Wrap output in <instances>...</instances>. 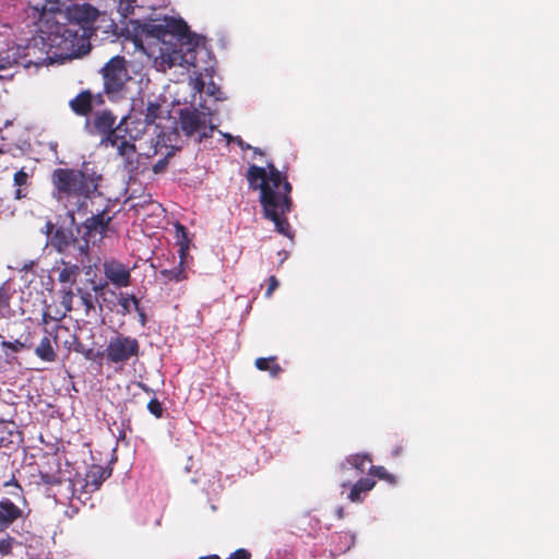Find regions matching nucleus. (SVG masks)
<instances>
[{
  "mask_svg": "<svg viewBox=\"0 0 559 559\" xmlns=\"http://www.w3.org/2000/svg\"><path fill=\"white\" fill-rule=\"evenodd\" d=\"M20 493L15 496L20 499L23 506L13 502L9 498L0 499V533L5 532L13 524L20 521H24L28 512L25 508V499L22 497V488L19 485H14Z\"/></svg>",
  "mask_w": 559,
  "mask_h": 559,
  "instance_id": "11",
  "label": "nucleus"
},
{
  "mask_svg": "<svg viewBox=\"0 0 559 559\" xmlns=\"http://www.w3.org/2000/svg\"><path fill=\"white\" fill-rule=\"evenodd\" d=\"M29 5L36 12L38 21H41L50 13H61L63 7L60 0H34L29 2Z\"/></svg>",
  "mask_w": 559,
  "mask_h": 559,
  "instance_id": "20",
  "label": "nucleus"
},
{
  "mask_svg": "<svg viewBox=\"0 0 559 559\" xmlns=\"http://www.w3.org/2000/svg\"><path fill=\"white\" fill-rule=\"evenodd\" d=\"M45 39L50 48H56L55 56L61 59L80 56L88 45L85 29L70 23H57Z\"/></svg>",
  "mask_w": 559,
  "mask_h": 559,
  "instance_id": "4",
  "label": "nucleus"
},
{
  "mask_svg": "<svg viewBox=\"0 0 559 559\" xmlns=\"http://www.w3.org/2000/svg\"><path fill=\"white\" fill-rule=\"evenodd\" d=\"M165 98L160 95H150L132 102L131 111L139 120H143L146 126L155 123L156 119L163 115Z\"/></svg>",
  "mask_w": 559,
  "mask_h": 559,
  "instance_id": "10",
  "label": "nucleus"
},
{
  "mask_svg": "<svg viewBox=\"0 0 559 559\" xmlns=\"http://www.w3.org/2000/svg\"><path fill=\"white\" fill-rule=\"evenodd\" d=\"M104 92L114 100L123 96L126 83L130 79L123 57L111 58L103 68Z\"/></svg>",
  "mask_w": 559,
  "mask_h": 559,
  "instance_id": "7",
  "label": "nucleus"
},
{
  "mask_svg": "<svg viewBox=\"0 0 559 559\" xmlns=\"http://www.w3.org/2000/svg\"><path fill=\"white\" fill-rule=\"evenodd\" d=\"M341 540V546L338 547V550L346 551L350 549V547L355 544V536L350 533H344L338 536Z\"/></svg>",
  "mask_w": 559,
  "mask_h": 559,
  "instance_id": "37",
  "label": "nucleus"
},
{
  "mask_svg": "<svg viewBox=\"0 0 559 559\" xmlns=\"http://www.w3.org/2000/svg\"><path fill=\"white\" fill-rule=\"evenodd\" d=\"M139 385H140V386H141L145 392H147V393L153 392V391H152V390H151L146 384H144V383H140Z\"/></svg>",
  "mask_w": 559,
  "mask_h": 559,
  "instance_id": "49",
  "label": "nucleus"
},
{
  "mask_svg": "<svg viewBox=\"0 0 559 559\" xmlns=\"http://www.w3.org/2000/svg\"><path fill=\"white\" fill-rule=\"evenodd\" d=\"M123 32L160 72L174 67L199 70L198 57L205 55L204 38L190 32L181 17L130 19Z\"/></svg>",
  "mask_w": 559,
  "mask_h": 559,
  "instance_id": "1",
  "label": "nucleus"
},
{
  "mask_svg": "<svg viewBox=\"0 0 559 559\" xmlns=\"http://www.w3.org/2000/svg\"><path fill=\"white\" fill-rule=\"evenodd\" d=\"M15 538L11 536H7L4 538L0 539V555L1 556H9L12 555L13 548L16 545Z\"/></svg>",
  "mask_w": 559,
  "mask_h": 559,
  "instance_id": "35",
  "label": "nucleus"
},
{
  "mask_svg": "<svg viewBox=\"0 0 559 559\" xmlns=\"http://www.w3.org/2000/svg\"><path fill=\"white\" fill-rule=\"evenodd\" d=\"M251 554L245 548H239L231 552L226 559H250Z\"/></svg>",
  "mask_w": 559,
  "mask_h": 559,
  "instance_id": "39",
  "label": "nucleus"
},
{
  "mask_svg": "<svg viewBox=\"0 0 559 559\" xmlns=\"http://www.w3.org/2000/svg\"><path fill=\"white\" fill-rule=\"evenodd\" d=\"M78 295L80 296V299L83 306L85 307L86 314L95 310V304L97 301V298L93 293L84 290L82 288H78Z\"/></svg>",
  "mask_w": 559,
  "mask_h": 559,
  "instance_id": "31",
  "label": "nucleus"
},
{
  "mask_svg": "<svg viewBox=\"0 0 559 559\" xmlns=\"http://www.w3.org/2000/svg\"><path fill=\"white\" fill-rule=\"evenodd\" d=\"M66 473L59 471L58 473H40V480L50 486V491H52L66 477Z\"/></svg>",
  "mask_w": 559,
  "mask_h": 559,
  "instance_id": "32",
  "label": "nucleus"
},
{
  "mask_svg": "<svg viewBox=\"0 0 559 559\" xmlns=\"http://www.w3.org/2000/svg\"><path fill=\"white\" fill-rule=\"evenodd\" d=\"M123 119L116 127V130L102 140V144L116 147L119 156L124 160V166L129 171L138 168V155L135 145L131 142L133 136L130 134L127 139V129L122 128Z\"/></svg>",
  "mask_w": 559,
  "mask_h": 559,
  "instance_id": "9",
  "label": "nucleus"
},
{
  "mask_svg": "<svg viewBox=\"0 0 559 559\" xmlns=\"http://www.w3.org/2000/svg\"><path fill=\"white\" fill-rule=\"evenodd\" d=\"M53 228H55L53 224H52L50 221H48V222L46 223V225H45V230H44V233H45L49 238H51V236H52L51 234H52V231H53Z\"/></svg>",
  "mask_w": 559,
  "mask_h": 559,
  "instance_id": "44",
  "label": "nucleus"
},
{
  "mask_svg": "<svg viewBox=\"0 0 559 559\" xmlns=\"http://www.w3.org/2000/svg\"><path fill=\"white\" fill-rule=\"evenodd\" d=\"M107 476L106 471L102 466L94 465L86 473L84 479L78 478V483L85 492H93L100 488Z\"/></svg>",
  "mask_w": 559,
  "mask_h": 559,
  "instance_id": "15",
  "label": "nucleus"
},
{
  "mask_svg": "<svg viewBox=\"0 0 559 559\" xmlns=\"http://www.w3.org/2000/svg\"><path fill=\"white\" fill-rule=\"evenodd\" d=\"M63 14L70 24L82 26L86 31V25L97 20L99 11L90 3H82L66 7Z\"/></svg>",
  "mask_w": 559,
  "mask_h": 559,
  "instance_id": "12",
  "label": "nucleus"
},
{
  "mask_svg": "<svg viewBox=\"0 0 559 559\" xmlns=\"http://www.w3.org/2000/svg\"><path fill=\"white\" fill-rule=\"evenodd\" d=\"M100 96H94L90 91H83L70 100L69 105L73 112L79 116H87Z\"/></svg>",
  "mask_w": 559,
  "mask_h": 559,
  "instance_id": "16",
  "label": "nucleus"
},
{
  "mask_svg": "<svg viewBox=\"0 0 559 559\" xmlns=\"http://www.w3.org/2000/svg\"><path fill=\"white\" fill-rule=\"evenodd\" d=\"M369 475L376 476L380 479H384L389 483H395V478L393 475L389 474L386 469L383 466H373L370 465L369 467Z\"/></svg>",
  "mask_w": 559,
  "mask_h": 559,
  "instance_id": "34",
  "label": "nucleus"
},
{
  "mask_svg": "<svg viewBox=\"0 0 559 559\" xmlns=\"http://www.w3.org/2000/svg\"><path fill=\"white\" fill-rule=\"evenodd\" d=\"M140 355V344L135 337L118 333L111 336L105 348L106 360L110 364H124Z\"/></svg>",
  "mask_w": 559,
  "mask_h": 559,
  "instance_id": "8",
  "label": "nucleus"
},
{
  "mask_svg": "<svg viewBox=\"0 0 559 559\" xmlns=\"http://www.w3.org/2000/svg\"><path fill=\"white\" fill-rule=\"evenodd\" d=\"M254 365L261 371H269L272 378H276L282 372V368L275 362L274 356L267 358L260 357L255 359Z\"/></svg>",
  "mask_w": 559,
  "mask_h": 559,
  "instance_id": "27",
  "label": "nucleus"
},
{
  "mask_svg": "<svg viewBox=\"0 0 559 559\" xmlns=\"http://www.w3.org/2000/svg\"><path fill=\"white\" fill-rule=\"evenodd\" d=\"M60 295H61V305L63 306V308L67 310V311H71L72 310V300H73V290H72V287L70 286H63L61 289H60Z\"/></svg>",
  "mask_w": 559,
  "mask_h": 559,
  "instance_id": "33",
  "label": "nucleus"
},
{
  "mask_svg": "<svg viewBox=\"0 0 559 559\" xmlns=\"http://www.w3.org/2000/svg\"><path fill=\"white\" fill-rule=\"evenodd\" d=\"M2 346L11 349L13 353H17L24 347V344L17 340L14 342H5L4 341V342H2Z\"/></svg>",
  "mask_w": 559,
  "mask_h": 559,
  "instance_id": "40",
  "label": "nucleus"
},
{
  "mask_svg": "<svg viewBox=\"0 0 559 559\" xmlns=\"http://www.w3.org/2000/svg\"><path fill=\"white\" fill-rule=\"evenodd\" d=\"M254 154H259V155H262V152L260 151V148L258 147H252Z\"/></svg>",
  "mask_w": 559,
  "mask_h": 559,
  "instance_id": "51",
  "label": "nucleus"
},
{
  "mask_svg": "<svg viewBox=\"0 0 559 559\" xmlns=\"http://www.w3.org/2000/svg\"><path fill=\"white\" fill-rule=\"evenodd\" d=\"M187 249H188L187 246H183V243H180V249H179L180 263H179V265L174 269H170V270L164 269L159 272V276L165 282H168V281L180 282L187 277L185 269L182 267L183 260L187 254Z\"/></svg>",
  "mask_w": 559,
  "mask_h": 559,
  "instance_id": "21",
  "label": "nucleus"
},
{
  "mask_svg": "<svg viewBox=\"0 0 559 559\" xmlns=\"http://www.w3.org/2000/svg\"><path fill=\"white\" fill-rule=\"evenodd\" d=\"M110 218L105 216L104 212H99L91 217L86 218L83 226L80 227L82 229V234L85 235L86 238L92 233L99 234L103 236L107 229V225Z\"/></svg>",
  "mask_w": 559,
  "mask_h": 559,
  "instance_id": "18",
  "label": "nucleus"
},
{
  "mask_svg": "<svg viewBox=\"0 0 559 559\" xmlns=\"http://www.w3.org/2000/svg\"><path fill=\"white\" fill-rule=\"evenodd\" d=\"M213 111L210 107L200 104V108L188 107L180 110V129L186 136L195 142L212 136L216 126L212 120Z\"/></svg>",
  "mask_w": 559,
  "mask_h": 559,
  "instance_id": "5",
  "label": "nucleus"
},
{
  "mask_svg": "<svg viewBox=\"0 0 559 559\" xmlns=\"http://www.w3.org/2000/svg\"><path fill=\"white\" fill-rule=\"evenodd\" d=\"M78 235H74V230L58 227L51 238V246L61 254L66 257H72L74 261L90 262L88 249L90 240L82 234L80 227H75Z\"/></svg>",
  "mask_w": 559,
  "mask_h": 559,
  "instance_id": "6",
  "label": "nucleus"
},
{
  "mask_svg": "<svg viewBox=\"0 0 559 559\" xmlns=\"http://www.w3.org/2000/svg\"><path fill=\"white\" fill-rule=\"evenodd\" d=\"M349 485H350V481H349V480H348V481H343V483H342V487H346V486H349Z\"/></svg>",
  "mask_w": 559,
  "mask_h": 559,
  "instance_id": "52",
  "label": "nucleus"
},
{
  "mask_svg": "<svg viewBox=\"0 0 559 559\" xmlns=\"http://www.w3.org/2000/svg\"><path fill=\"white\" fill-rule=\"evenodd\" d=\"M237 143L239 144V146L242 148V150H249V148H252L251 145L249 144H245L243 141L240 139V138H237Z\"/></svg>",
  "mask_w": 559,
  "mask_h": 559,
  "instance_id": "46",
  "label": "nucleus"
},
{
  "mask_svg": "<svg viewBox=\"0 0 559 559\" xmlns=\"http://www.w3.org/2000/svg\"><path fill=\"white\" fill-rule=\"evenodd\" d=\"M337 516H338L340 519H342V518H343V509H342V508H338V509H337Z\"/></svg>",
  "mask_w": 559,
  "mask_h": 559,
  "instance_id": "50",
  "label": "nucleus"
},
{
  "mask_svg": "<svg viewBox=\"0 0 559 559\" xmlns=\"http://www.w3.org/2000/svg\"><path fill=\"white\" fill-rule=\"evenodd\" d=\"M376 485L372 478H360L350 488L347 499L352 502H361L362 493L370 491Z\"/></svg>",
  "mask_w": 559,
  "mask_h": 559,
  "instance_id": "24",
  "label": "nucleus"
},
{
  "mask_svg": "<svg viewBox=\"0 0 559 559\" xmlns=\"http://www.w3.org/2000/svg\"><path fill=\"white\" fill-rule=\"evenodd\" d=\"M80 485L78 483V478L73 479L70 475L66 476L62 481L51 491V496L61 503L66 501H70L73 498L81 499V495L76 486Z\"/></svg>",
  "mask_w": 559,
  "mask_h": 559,
  "instance_id": "13",
  "label": "nucleus"
},
{
  "mask_svg": "<svg viewBox=\"0 0 559 559\" xmlns=\"http://www.w3.org/2000/svg\"><path fill=\"white\" fill-rule=\"evenodd\" d=\"M10 293L9 288L5 287V284H3L0 287V317L8 318L14 314V312L11 310L10 305Z\"/></svg>",
  "mask_w": 559,
  "mask_h": 559,
  "instance_id": "30",
  "label": "nucleus"
},
{
  "mask_svg": "<svg viewBox=\"0 0 559 559\" xmlns=\"http://www.w3.org/2000/svg\"><path fill=\"white\" fill-rule=\"evenodd\" d=\"M105 276L117 287H127L130 284L129 270L119 262L105 263Z\"/></svg>",
  "mask_w": 559,
  "mask_h": 559,
  "instance_id": "14",
  "label": "nucleus"
},
{
  "mask_svg": "<svg viewBox=\"0 0 559 559\" xmlns=\"http://www.w3.org/2000/svg\"><path fill=\"white\" fill-rule=\"evenodd\" d=\"M206 94L209 96H212L214 100H223L225 97L223 96V92L221 91L219 86H217L215 83L211 82L206 87Z\"/></svg>",
  "mask_w": 559,
  "mask_h": 559,
  "instance_id": "38",
  "label": "nucleus"
},
{
  "mask_svg": "<svg viewBox=\"0 0 559 559\" xmlns=\"http://www.w3.org/2000/svg\"><path fill=\"white\" fill-rule=\"evenodd\" d=\"M86 262L75 261L72 263L71 261L62 260L63 267L59 272L58 280L63 286L72 287L76 282L78 276L81 273V267L85 266Z\"/></svg>",
  "mask_w": 559,
  "mask_h": 559,
  "instance_id": "19",
  "label": "nucleus"
},
{
  "mask_svg": "<svg viewBox=\"0 0 559 559\" xmlns=\"http://www.w3.org/2000/svg\"><path fill=\"white\" fill-rule=\"evenodd\" d=\"M85 126H86V127H88V126H90V119H86Z\"/></svg>",
  "mask_w": 559,
  "mask_h": 559,
  "instance_id": "53",
  "label": "nucleus"
},
{
  "mask_svg": "<svg viewBox=\"0 0 559 559\" xmlns=\"http://www.w3.org/2000/svg\"><path fill=\"white\" fill-rule=\"evenodd\" d=\"M199 559H221V557L218 555H209L200 557Z\"/></svg>",
  "mask_w": 559,
  "mask_h": 559,
  "instance_id": "47",
  "label": "nucleus"
},
{
  "mask_svg": "<svg viewBox=\"0 0 559 559\" xmlns=\"http://www.w3.org/2000/svg\"><path fill=\"white\" fill-rule=\"evenodd\" d=\"M134 310L138 312L139 321L141 323V325L144 326L146 323V316H145L144 310L140 307V305L138 306V309H134Z\"/></svg>",
  "mask_w": 559,
  "mask_h": 559,
  "instance_id": "43",
  "label": "nucleus"
},
{
  "mask_svg": "<svg viewBox=\"0 0 559 559\" xmlns=\"http://www.w3.org/2000/svg\"><path fill=\"white\" fill-rule=\"evenodd\" d=\"M36 51V45L28 44L25 47H16L12 50L11 57L13 58L15 63L22 64L24 68H28L31 64H35L36 67L43 64L44 60L39 59L38 61H34L32 59H26L31 57L33 52Z\"/></svg>",
  "mask_w": 559,
  "mask_h": 559,
  "instance_id": "22",
  "label": "nucleus"
},
{
  "mask_svg": "<svg viewBox=\"0 0 559 559\" xmlns=\"http://www.w3.org/2000/svg\"><path fill=\"white\" fill-rule=\"evenodd\" d=\"M117 300L118 305L121 308L119 313H121L122 316L131 313V311L138 309V306L140 305L139 300L134 295L127 293H119Z\"/></svg>",
  "mask_w": 559,
  "mask_h": 559,
  "instance_id": "28",
  "label": "nucleus"
},
{
  "mask_svg": "<svg viewBox=\"0 0 559 559\" xmlns=\"http://www.w3.org/2000/svg\"><path fill=\"white\" fill-rule=\"evenodd\" d=\"M35 354L38 358L44 361H53L56 358V352L52 347V343L49 336H44L37 347Z\"/></svg>",
  "mask_w": 559,
  "mask_h": 559,
  "instance_id": "26",
  "label": "nucleus"
},
{
  "mask_svg": "<svg viewBox=\"0 0 559 559\" xmlns=\"http://www.w3.org/2000/svg\"><path fill=\"white\" fill-rule=\"evenodd\" d=\"M148 412L154 415L156 418H160L164 415V408L162 403L157 399H152L147 403Z\"/></svg>",
  "mask_w": 559,
  "mask_h": 559,
  "instance_id": "36",
  "label": "nucleus"
},
{
  "mask_svg": "<svg viewBox=\"0 0 559 559\" xmlns=\"http://www.w3.org/2000/svg\"><path fill=\"white\" fill-rule=\"evenodd\" d=\"M177 231L181 233L183 236H186V228L182 225L177 226Z\"/></svg>",
  "mask_w": 559,
  "mask_h": 559,
  "instance_id": "48",
  "label": "nucleus"
},
{
  "mask_svg": "<svg viewBox=\"0 0 559 559\" xmlns=\"http://www.w3.org/2000/svg\"><path fill=\"white\" fill-rule=\"evenodd\" d=\"M277 286H278V281L276 280V277L273 275L270 276L269 287L266 289L265 296L271 297L272 293L277 288Z\"/></svg>",
  "mask_w": 559,
  "mask_h": 559,
  "instance_id": "42",
  "label": "nucleus"
},
{
  "mask_svg": "<svg viewBox=\"0 0 559 559\" xmlns=\"http://www.w3.org/2000/svg\"><path fill=\"white\" fill-rule=\"evenodd\" d=\"M117 3V12L121 16V23L130 15L134 14V10L139 8L138 0H112Z\"/></svg>",
  "mask_w": 559,
  "mask_h": 559,
  "instance_id": "29",
  "label": "nucleus"
},
{
  "mask_svg": "<svg viewBox=\"0 0 559 559\" xmlns=\"http://www.w3.org/2000/svg\"><path fill=\"white\" fill-rule=\"evenodd\" d=\"M371 464V459L368 454H355L349 455L346 460L341 464V471L346 474L349 471H355V476L369 472V467Z\"/></svg>",
  "mask_w": 559,
  "mask_h": 559,
  "instance_id": "17",
  "label": "nucleus"
},
{
  "mask_svg": "<svg viewBox=\"0 0 559 559\" xmlns=\"http://www.w3.org/2000/svg\"><path fill=\"white\" fill-rule=\"evenodd\" d=\"M247 179L251 189L260 191L264 217L274 223L278 234L293 239L294 233L286 218L293 207L292 185L273 163H267L266 168L250 165Z\"/></svg>",
  "mask_w": 559,
  "mask_h": 559,
  "instance_id": "3",
  "label": "nucleus"
},
{
  "mask_svg": "<svg viewBox=\"0 0 559 559\" xmlns=\"http://www.w3.org/2000/svg\"><path fill=\"white\" fill-rule=\"evenodd\" d=\"M51 197L66 211L75 225V214H86L88 201L100 197L103 174L90 162L80 167L56 168L50 175Z\"/></svg>",
  "mask_w": 559,
  "mask_h": 559,
  "instance_id": "2",
  "label": "nucleus"
},
{
  "mask_svg": "<svg viewBox=\"0 0 559 559\" xmlns=\"http://www.w3.org/2000/svg\"><path fill=\"white\" fill-rule=\"evenodd\" d=\"M203 85H204V84H203V82H201V81L195 80V81L193 82V88H194L198 93H201V92H202V90H203Z\"/></svg>",
  "mask_w": 559,
  "mask_h": 559,
  "instance_id": "45",
  "label": "nucleus"
},
{
  "mask_svg": "<svg viewBox=\"0 0 559 559\" xmlns=\"http://www.w3.org/2000/svg\"><path fill=\"white\" fill-rule=\"evenodd\" d=\"M116 123V117L109 110H103L96 112L94 117V128L102 134H110L116 130L114 124Z\"/></svg>",
  "mask_w": 559,
  "mask_h": 559,
  "instance_id": "23",
  "label": "nucleus"
},
{
  "mask_svg": "<svg viewBox=\"0 0 559 559\" xmlns=\"http://www.w3.org/2000/svg\"><path fill=\"white\" fill-rule=\"evenodd\" d=\"M29 173L25 168H21L14 174L13 182L15 189V199L20 200L27 195V187L29 186Z\"/></svg>",
  "mask_w": 559,
  "mask_h": 559,
  "instance_id": "25",
  "label": "nucleus"
},
{
  "mask_svg": "<svg viewBox=\"0 0 559 559\" xmlns=\"http://www.w3.org/2000/svg\"><path fill=\"white\" fill-rule=\"evenodd\" d=\"M167 164H168V158H167V156H166V157H164V158L159 159V160H158V162L153 166V171H154L155 174H160V173H163V171L166 169Z\"/></svg>",
  "mask_w": 559,
  "mask_h": 559,
  "instance_id": "41",
  "label": "nucleus"
}]
</instances>
